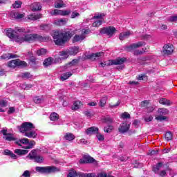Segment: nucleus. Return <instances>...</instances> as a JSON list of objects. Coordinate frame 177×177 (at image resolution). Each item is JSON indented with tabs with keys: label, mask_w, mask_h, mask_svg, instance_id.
I'll list each match as a JSON object with an SVG mask.
<instances>
[{
	"label": "nucleus",
	"mask_w": 177,
	"mask_h": 177,
	"mask_svg": "<svg viewBox=\"0 0 177 177\" xmlns=\"http://www.w3.org/2000/svg\"><path fill=\"white\" fill-rule=\"evenodd\" d=\"M31 30L28 28H17L14 31L12 28L7 30L6 35L8 38L14 39L15 42L23 44V42H32L33 41H41V42L49 41V37H43L39 34H30Z\"/></svg>",
	"instance_id": "f257e3e1"
},
{
	"label": "nucleus",
	"mask_w": 177,
	"mask_h": 177,
	"mask_svg": "<svg viewBox=\"0 0 177 177\" xmlns=\"http://www.w3.org/2000/svg\"><path fill=\"white\" fill-rule=\"evenodd\" d=\"M74 35L73 31L68 30L65 32L57 30L53 32V37L55 45H64L71 37Z\"/></svg>",
	"instance_id": "f03ea898"
},
{
	"label": "nucleus",
	"mask_w": 177,
	"mask_h": 177,
	"mask_svg": "<svg viewBox=\"0 0 177 177\" xmlns=\"http://www.w3.org/2000/svg\"><path fill=\"white\" fill-rule=\"evenodd\" d=\"M21 133H23L24 136L29 138L30 139H35L37 138V132L35 130V126L31 122H24L20 127H18Z\"/></svg>",
	"instance_id": "7ed1b4c3"
},
{
	"label": "nucleus",
	"mask_w": 177,
	"mask_h": 177,
	"mask_svg": "<svg viewBox=\"0 0 177 177\" xmlns=\"http://www.w3.org/2000/svg\"><path fill=\"white\" fill-rule=\"evenodd\" d=\"M127 62V58H118L116 59L111 60L109 62H102L100 63L101 67H104L105 66H118V70H122L124 68V62Z\"/></svg>",
	"instance_id": "20e7f679"
},
{
	"label": "nucleus",
	"mask_w": 177,
	"mask_h": 177,
	"mask_svg": "<svg viewBox=\"0 0 177 177\" xmlns=\"http://www.w3.org/2000/svg\"><path fill=\"white\" fill-rule=\"evenodd\" d=\"M91 34V30L89 29H82L79 31L78 34H76L73 39V44L75 42H82L85 38H86L87 35Z\"/></svg>",
	"instance_id": "39448f33"
},
{
	"label": "nucleus",
	"mask_w": 177,
	"mask_h": 177,
	"mask_svg": "<svg viewBox=\"0 0 177 177\" xmlns=\"http://www.w3.org/2000/svg\"><path fill=\"white\" fill-rule=\"evenodd\" d=\"M15 143L18 146H21L22 149H32V146L35 145V141L32 140L30 142V140L26 138L17 140Z\"/></svg>",
	"instance_id": "423d86ee"
},
{
	"label": "nucleus",
	"mask_w": 177,
	"mask_h": 177,
	"mask_svg": "<svg viewBox=\"0 0 177 177\" xmlns=\"http://www.w3.org/2000/svg\"><path fill=\"white\" fill-rule=\"evenodd\" d=\"M80 50V48L78 47H73L71 48H69L68 50H65L64 51H60L59 55L60 57L64 60V59H67L68 56L77 55Z\"/></svg>",
	"instance_id": "0eeeda50"
},
{
	"label": "nucleus",
	"mask_w": 177,
	"mask_h": 177,
	"mask_svg": "<svg viewBox=\"0 0 177 177\" xmlns=\"http://www.w3.org/2000/svg\"><path fill=\"white\" fill-rule=\"evenodd\" d=\"M35 169L37 172H40V174H52L53 172H59V169L55 166L36 167Z\"/></svg>",
	"instance_id": "6e6552de"
},
{
	"label": "nucleus",
	"mask_w": 177,
	"mask_h": 177,
	"mask_svg": "<svg viewBox=\"0 0 177 177\" xmlns=\"http://www.w3.org/2000/svg\"><path fill=\"white\" fill-rule=\"evenodd\" d=\"M71 13V10H53L50 11V15L51 16H68Z\"/></svg>",
	"instance_id": "1a4fd4ad"
},
{
	"label": "nucleus",
	"mask_w": 177,
	"mask_h": 177,
	"mask_svg": "<svg viewBox=\"0 0 177 177\" xmlns=\"http://www.w3.org/2000/svg\"><path fill=\"white\" fill-rule=\"evenodd\" d=\"M103 17H104V14L97 13L93 17V19H97V21L93 23V27H99L103 24Z\"/></svg>",
	"instance_id": "9d476101"
},
{
	"label": "nucleus",
	"mask_w": 177,
	"mask_h": 177,
	"mask_svg": "<svg viewBox=\"0 0 177 177\" xmlns=\"http://www.w3.org/2000/svg\"><path fill=\"white\" fill-rule=\"evenodd\" d=\"M115 31H117V30H115V28L113 26H109L100 29L101 34H106L109 37H112V35H114V34H115Z\"/></svg>",
	"instance_id": "9b49d317"
},
{
	"label": "nucleus",
	"mask_w": 177,
	"mask_h": 177,
	"mask_svg": "<svg viewBox=\"0 0 177 177\" xmlns=\"http://www.w3.org/2000/svg\"><path fill=\"white\" fill-rule=\"evenodd\" d=\"M20 66H27V63L24 61H20V59H14L8 62V67H10L11 68L20 67Z\"/></svg>",
	"instance_id": "f8f14e48"
},
{
	"label": "nucleus",
	"mask_w": 177,
	"mask_h": 177,
	"mask_svg": "<svg viewBox=\"0 0 177 177\" xmlns=\"http://www.w3.org/2000/svg\"><path fill=\"white\" fill-rule=\"evenodd\" d=\"M80 164H97L96 160L89 156H84L82 159L79 160Z\"/></svg>",
	"instance_id": "ddd939ff"
},
{
	"label": "nucleus",
	"mask_w": 177,
	"mask_h": 177,
	"mask_svg": "<svg viewBox=\"0 0 177 177\" xmlns=\"http://www.w3.org/2000/svg\"><path fill=\"white\" fill-rule=\"evenodd\" d=\"M158 113L160 115L156 117V120H157V121H164V120H167V117L162 115L168 114V109L165 108H160L158 110Z\"/></svg>",
	"instance_id": "4468645a"
},
{
	"label": "nucleus",
	"mask_w": 177,
	"mask_h": 177,
	"mask_svg": "<svg viewBox=\"0 0 177 177\" xmlns=\"http://www.w3.org/2000/svg\"><path fill=\"white\" fill-rule=\"evenodd\" d=\"M142 46H145V42L138 41V43L132 44L129 46L125 48V50L127 52H132V50H135V49H138V48H142Z\"/></svg>",
	"instance_id": "2eb2a0df"
},
{
	"label": "nucleus",
	"mask_w": 177,
	"mask_h": 177,
	"mask_svg": "<svg viewBox=\"0 0 177 177\" xmlns=\"http://www.w3.org/2000/svg\"><path fill=\"white\" fill-rule=\"evenodd\" d=\"M130 125L131 123L129 122L122 123L118 128L119 132H120V133H125V132H128V131H129Z\"/></svg>",
	"instance_id": "dca6fc26"
},
{
	"label": "nucleus",
	"mask_w": 177,
	"mask_h": 177,
	"mask_svg": "<svg viewBox=\"0 0 177 177\" xmlns=\"http://www.w3.org/2000/svg\"><path fill=\"white\" fill-rule=\"evenodd\" d=\"M174 45L172 44H165L163 46V53L165 55H172L174 50Z\"/></svg>",
	"instance_id": "f3484780"
},
{
	"label": "nucleus",
	"mask_w": 177,
	"mask_h": 177,
	"mask_svg": "<svg viewBox=\"0 0 177 177\" xmlns=\"http://www.w3.org/2000/svg\"><path fill=\"white\" fill-rule=\"evenodd\" d=\"M67 21H68V19L64 18V19H57L54 20L53 24L55 26H66L67 24Z\"/></svg>",
	"instance_id": "a211bd4d"
},
{
	"label": "nucleus",
	"mask_w": 177,
	"mask_h": 177,
	"mask_svg": "<svg viewBox=\"0 0 177 177\" xmlns=\"http://www.w3.org/2000/svg\"><path fill=\"white\" fill-rule=\"evenodd\" d=\"M81 177H107V174L102 172L96 175L95 173H89L87 174H82Z\"/></svg>",
	"instance_id": "6ab92c4d"
},
{
	"label": "nucleus",
	"mask_w": 177,
	"mask_h": 177,
	"mask_svg": "<svg viewBox=\"0 0 177 177\" xmlns=\"http://www.w3.org/2000/svg\"><path fill=\"white\" fill-rule=\"evenodd\" d=\"M9 16L11 19H23V17H24V14L12 11L10 12Z\"/></svg>",
	"instance_id": "aec40b11"
},
{
	"label": "nucleus",
	"mask_w": 177,
	"mask_h": 177,
	"mask_svg": "<svg viewBox=\"0 0 177 177\" xmlns=\"http://www.w3.org/2000/svg\"><path fill=\"white\" fill-rule=\"evenodd\" d=\"M1 133L4 136V139L6 140H8V142H12V140H15V137H13L12 134L8 133V131L6 130H2Z\"/></svg>",
	"instance_id": "412c9836"
},
{
	"label": "nucleus",
	"mask_w": 177,
	"mask_h": 177,
	"mask_svg": "<svg viewBox=\"0 0 177 177\" xmlns=\"http://www.w3.org/2000/svg\"><path fill=\"white\" fill-rule=\"evenodd\" d=\"M103 56V53H93L87 55V59H90V60H96L98 57H102Z\"/></svg>",
	"instance_id": "4be33fe9"
},
{
	"label": "nucleus",
	"mask_w": 177,
	"mask_h": 177,
	"mask_svg": "<svg viewBox=\"0 0 177 177\" xmlns=\"http://www.w3.org/2000/svg\"><path fill=\"white\" fill-rule=\"evenodd\" d=\"M97 132H99V129L95 127H90L86 131L87 135H95L97 133Z\"/></svg>",
	"instance_id": "5701e85b"
},
{
	"label": "nucleus",
	"mask_w": 177,
	"mask_h": 177,
	"mask_svg": "<svg viewBox=\"0 0 177 177\" xmlns=\"http://www.w3.org/2000/svg\"><path fill=\"white\" fill-rule=\"evenodd\" d=\"M30 9L33 11L35 12L37 10H41V9H42V6H41V3H33L31 6H30Z\"/></svg>",
	"instance_id": "b1692460"
},
{
	"label": "nucleus",
	"mask_w": 177,
	"mask_h": 177,
	"mask_svg": "<svg viewBox=\"0 0 177 177\" xmlns=\"http://www.w3.org/2000/svg\"><path fill=\"white\" fill-rule=\"evenodd\" d=\"M131 35L132 33H131V32H122L119 35V39H120V41H124V39L129 38Z\"/></svg>",
	"instance_id": "393cba45"
},
{
	"label": "nucleus",
	"mask_w": 177,
	"mask_h": 177,
	"mask_svg": "<svg viewBox=\"0 0 177 177\" xmlns=\"http://www.w3.org/2000/svg\"><path fill=\"white\" fill-rule=\"evenodd\" d=\"M14 153L17 154V156H26V154L28 153V150L16 149H15Z\"/></svg>",
	"instance_id": "a878e982"
},
{
	"label": "nucleus",
	"mask_w": 177,
	"mask_h": 177,
	"mask_svg": "<svg viewBox=\"0 0 177 177\" xmlns=\"http://www.w3.org/2000/svg\"><path fill=\"white\" fill-rule=\"evenodd\" d=\"M53 58L52 57H48V58H46L43 64L44 66V67H48V66H52V64H53Z\"/></svg>",
	"instance_id": "bb28decb"
},
{
	"label": "nucleus",
	"mask_w": 177,
	"mask_h": 177,
	"mask_svg": "<svg viewBox=\"0 0 177 177\" xmlns=\"http://www.w3.org/2000/svg\"><path fill=\"white\" fill-rule=\"evenodd\" d=\"M4 154L5 156H10V157H11V158H13L14 160H17V158L16 154L13 153V152L9 149H5Z\"/></svg>",
	"instance_id": "cd10ccee"
},
{
	"label": "nucleus",
	"mask_w": 177,
	"mask_h": 177,
	"mask_svg": "<svg viewBox=\"0 0 177 177\" xmlns=\"http://www.w3.org/2000/svg\"><path fill=\"white\" fill-rule=\"evenodd\" d=\"M42 17V15L41 14H32L28 15V19L29 20H38V19H41Z\"/></svg>",
	"instance_id": "c85d7f7f"
},
{
	"label": "nucleus",
	"mask_w": 177,
	"mask_h": 177,
	"mask_svg": "<svg viewBox=\"0 0 177 177\" xmlns=\"http://www.w3.org/2000/svg\"><path fill=\"white\" fill-rule=\"evenodd\" d=\"M65 140H68V142H71L75 139V136L73 133H66L64 136Z\"/></svg>",
	"instance_id": "c756f323"
},
{
	"label": "nucleus",
	"mask_w": 177,
	"mask_h": 177,
	"mask_svg": "<svg viewBox=\"0 0 177 177\" xmlns=\"http://www.w3.org/2000/svg\"><path fill=\"white\" fill-rule=\"evenodd\" d=\"M82 106V102L81 101H76L73 103V105L71 106L72 110H78Z\"/></svg>",
	"instance_id": "7c9ffc66"
},
{
	"label": "nucleus",
	"mask_w": 177,
	"mask_h": 177,
	"mask_svg": "<svg viewBox=\"0 0 177 177\" xmlns=\"http://www.w3.org/2000/svg\"><path fill=\"white\" fill-rule=\"evenodd\" d=\"M38 155H37V151L32 150L31 152L28 153L27 156V158H30V160H35V158H37Z\"/></svg>",
	"instance_id": "2f4dec72"
},
{
	"label": "nucleus",
	"mask_w": 177,
	"mask_h": 177,
	"mask_svg": "<svg viewBox=\"0 0 177 177\" xmlns=\"http://www.w3.org/2000/svg\"><path fill=\"white\" fill-rule=\"evenodd\" d=\"M71 75H73V73L71 72H66L62 75L61 80L66 81V80H68V78H70Z\"/></svg>",
	"instance_id": "473e14b6"
},
{
	"label": "nucleus",
	"mask_w": 177,
	"mask_h": 177,
	"mask_svg": "<svg viewBox=\"0 0 177 177\" xmlns=\"http://www.w3.org/2000/svg\"><path fill=\"white\" fill-rule=\"evenodd\" d=\"M159 103L160 104H163L164 106H171V101L168 100H167L165 98H161L159 100Z\"/></svg>",
	"instance_id": "72a5a7b5"
},
{
	"label": "nucleus",
	"mask_w": 177,
	"mask_h": 177,
	"mask_svg": "<svg viewBox=\"0 0 177 177\" xmlns=\"http://www.w3.org/2000/svg\"><path fill=\"white\" fill-rule=\"evenodd\" d=\"M66 3L63 1H59L55 4V8H57V9H60V8H66Z\"/></svg>",
	"instance_id": "f704fd0d"
},
{
	"label": "nucleus",
	"mask_w": 177,
	"mask_h": 177,
	"mask_svg": "<svg viewBox=\"0 0 177 177\" xmlns=\"http://www.w3.org/2000/svg\"><path fill=\"white\" fill-rule=\"evenodd\" d=\"M106 103H107V96H103L100 100V107H104Z\"/></svg>",
	"instance_id": "c9c22d12"
},
{
	"label": "nucleus",
	"mask_w": 177,
	"mask_h": 177,
	"mask_svg": "<svg viewBox=\"0 0 177 177\" xmlns=\"http://www.w3.org/2000/svg\"><path fill=\"white\" fill-rule=\"evenodd\" d=\"M50 120L51 121H57V120H59V114L55 112L52 113L50 115Z\"/></svg>",
	"instance_id": "e433bc0d"
},
{
	"label": "nucleus",
	"mask_w": 177,
	"mask_h": 177,
	"mask_svg": "<svg viewBox=\"0 0 177 177\" xmlns=\"http://www.w3.org/2000/svg\"><path fill=\"white\" fill-rule=\"evenodd\" d=\"M7 104H8V102H6V100H3L0 101V112L1 113H3L5 111V110L2 108L6 107Z\"/></svg>",
	"instance_id": "4c0bfd02"
},
{
	"label": "nucleus",
	"mask_w": 177,
	"mask_h": 177,
	"mask_svg": "<svg viewBox=\"0 0 177 177\" xmlns=\"http://www.w3.org/2000/svg\"><path fill=\"white\" fill-rule=\"evenodd\" d=\"M33 101L36 104L42 103V102H44V97L43 96H36V97H33Z\"/></svg>",
	"instance_id": "58836bf2"
},
{
	"label": "nucleus",
	"mask_w": 177,
	"mask_h": 177,
	"mask_svg": "<svg viewBox=\"0 0 177 177\" xmlns=\"http://www.w3.org/2000/svg\"><path fill=\"white\" fill-rule=\"evenodd\" d=\"M2 59H16L17 57V55H13V54H8V55H3L1 56Z\"/></svg>",
	"instance_id": "ea45409f"
},
{
	"label": "nucleus",
	"mask_w": 177,
	"mask_h": 177,
	"mask_svg": "<svg viewBox=\"0 0 177 177\" xmlns=\"http://www.w3.org/2000/svg\"><path fill=\"white\" fill-rule=\"evenodd\" d=\"M47 52H48V50H46V49L41 48V49L37 50L36 53H37V56H44Z\"/></svg>",
	"instance_id": "a19ab883"
},
{
	"label": "nucleus",
	"mask_w": 177,
	"mask_h": 177,
	"mask_svg": "<svg viewBox=\"0 0 177 177\" xmlns=\"http://www.w3.org/2000/svg\"><path fill=\"white\" fill-rule=\"evenodd\" d=\"M20 86L22 89H25V91H28L29 89H31V88H32V84H27L26 83H24L21 84Z\"/></svg>",
	"instance_id": "79ce46f5"
},
{
	"label": "nucleus",
	"mask_w": 177,
	"mask_h": 177,
	"mask_svg": "<svg viewBox=\"0 0 177 177\" xmlns=\"http://www.w3.org/2000/svg\"><path fill=\"white\" fill-rule=\"evenodd\" d=\"M113 129H114V127L111 125H109V126L105 127L104 128V131L106 132V133H110V132H111V131H113Z\"/></svg>",
	"instance_id": "37998d69"
},
{
	"label": "nucleus",
	"mask_w": 177,
	"mask_h": 177,
	"mask_svg": "<svg viewBox=\"0 0 177 177\" xmlns=\"http://www.w3.org/2000/svg\"><path fill=\"white\" fill-rule=\"evenodd\" d=\"M34 160L35 161V162H39V164L44 162V157L41 156H37Z\"/></svg>",
	"instance_id": "c03bdc74"
},
{
	"label": "nucleus",
	"mask_w": 177,
	"mask_h": 177,
	"mask_svg": "<svg viewBox=\"0 0 177 177\" xmlns=\"http://www.w3.org/2000/svg\"><path fill=\"white\" fill-rule=\"evenodd\" d=\"M161 168H162V164L161 162H159L155 167H153V171H154L156 174V172L158 171H160Z\"/></svg>",
	"instance_id": "a18cd8bd"
},
{
	"label": "nucleus",
	"mask_w": 177,
	"mask_h": 177,
	"mask_svg": "<svg viewBox=\"0 0 177 177\" xmlns=\"http://www.w3.org/2000/svg\"><path fill=\"white\" fill-rule=\"evenodd\" d=\"M21 78H31V74L30 73H22L19 75Z\"/></svg>",
	"instance_id": "49530a36"
},
{
	"label": "nucleus",
	"mask_w": 177,
	"mask_h": 177,
	"mask_svg": "<svg viewBox=\"0 0 177 177\" xmlns=\"http://www.w3.org/2000/svg\"><path fill=\"white\" fill-rule=\"evenodd\" d=\"M165 139L167 141L172 140V133H171V131L166 133Z\"/></svg>",
	"instance_id": "de8ad7c7"
},
{
	"label": "nucleus",
	"mask_w": 177,
	"mask_h": 177,
	"mask_svg": "<svg viewBox=\"0 0 177 177\" xmlns=\"http://www.w3.org/2000/svg\"><path fill=\"white\" fill-rule=\"evenodd\" d=\"M137 80L138 81H145L147 80V76L146 75H139V76L137 77Z\"/></svg>",
	"instance_id": "09e8293b"
},
{
	"label": "nucleus",
	"mask_w": 177,
	"mask_h": 177,
	"mask_svg": "<svg viewBox=\"0 0 177 177\" xmlns=\"http://www.w3.org/2000/svg\"><path fill=\"white\" fill-rule=\"evenodd\" d=\"M12 6L15 9H19L21 6V1H17L14 4H12Z\"/></svg>",
	"instance_id": "8fccbe9b"
},
{
	"label": "nucleus",
	"mask_w": 177,
	"mask_h": 177,
	"mask_svg": "<svg viewBox=\"0 0 177 177\" xmlns=\"http://www.w3.org/2000/svg\"><path fill=\"white\" fill-rule=\"evenodd\" d=\"M121 117H122V118H123V120H125L127 118H131V115H129V113H128V112H124V113H122Z\"/></svg>",
	"instance_id": "3c124183"
},
{
	"label": "nucleus",
	"mask_w": 177,
	"mask_h": 177,
	"mask_svg": "<svg viewBox=\"0 0 177 177\" xmlns=\"http://www.w3.org/2000/svg\"><path fill=\"white\" fill-rule=\"evenodd\" d=\"M75 17H80V13L77 11H73L71 15V19H75Z\"/></svg>",
	"instance_id": "603ef678"
},
{
	"label": "nucleus",
	"mask_w": 177,
	"mask_h": 177,
	"mask_svg": "<svg viewBox=\"0 0 177 177\" xmlns=\"http://www.w3.org/2000/svg\"><path fill=\"white\" fill-rule=\"evenodd\" d=\"M31 174L28 170H26L24 172V174L21 176V177H30Z\"/></svg>",
	"instance_id": "864d4df0"
},
{
	"label": "nucleus",
	"mask_w": 177,
	"mask_h": 177,
	"mask_svg": "<svg viewBox=\"0 0 177 177\" xmlns=\"http://www.w3.org/2000/svg\"><path fill=\"white\" fill-rule=\"evenodd\" d=\"M140 106H141V107H147V106H149V101L144 100V101L141 102Z\"/></svg>",
	"instance_id": "5fc2aeb1"
},
{
	"label": "nucleus",
	"mask_w": 177,
	"mask_h": 177,
	"mask_svg": "<svg viewBox=\"0 0 177 177\" xmlns=\"http://www.w3.org/2000/svg\"><path fill=\"white\" fill-rule=\"evenodd\" d=\"M103 121L104 122L111 123V122H113V119H111V118L107 116V117L104 118Z\"/></svg>",
	"instance_id": "6e6d98bb"
},
{
	"label": "nucleus",
	"mask_w": 177,
	"mask_h": 177,
	"mask_svg": "<svg viewBox=\"0 0 177 177\" xmlns=\"http://www.w3.org/2000/svg\"><path fill=\"white\" fill-rule=\"evenodd\" d=\"M169 21H171V23L174 21H177V16L174 15V16H171L169 18Z\"/></svg>",
	"instance_id": "4d7b16f0"
},
{
	"label": "nucleus",
	"mask_w": 177,
	"mask_h": 177,
	"mask_svg": "<svg viewBox=\"0 0 177 177\" xmlns=\"http://www.w3.org/2000/svg\"><path fill=\"white\" fill-rule=\"evenodd\" d=\"M144 120L146 122H150V121L153 120V116L150 115V116H147L144 118Z\"/></svg>",
	"instance_id": "13d9d810"
},
{
	"label": "nucleus",
	"mask_w": 177,
	"mask_h": 177,
	"mask_svg": "<svg viewBox=\"0 0 177 177\" xmlns=\"http://www.w3.org/2000/svg\"><path fill=\"white\" fill-rule=\"evenodd\" d=\"M63 60L62 57H57L55 59H53V63H60Z\"/></svg>",
	"instance_id": "bf43d9fd"
},
{
	"label": "nucleus",
	"mask_w": 177,
	"mask_h": 177,
	"mask_svg": "<svg viewBox=\"0 0 177 177\" xmlns=\"http://www.w3.org/2000/svg\"><path fill=\"white\" fill-rule=\"evenodd\" d=\"M97 138L98 140H104V136H103L100 133L97 134Z\"/></svg>",
	"instance_id": "052dcab7"
},
{
	"label": "nucleus",
	"mask_w": 177,
	"mask_h": 177,
	"mask_svg": "<svg viewBox=\"0 0 177 177\" xmlns=\"http://www.w3.org/2000/svg\"><path fill=\"white\" fill-rule=\"evenodd\" d=\"M79 143H80V145H86V143H88V141H86L85 138H82L79 140Z\"/></svg>",
	"instance_id": "680f3d73"
},
{
	"label": "nucleus",
	"mask_w": 177,
	"mask_h": 177,
	"mask_svg": "<svg viewBox=\"0 0 177 177\" xmlns=\"http://www.w3.org/2000/svg\"><path fill=\"white\" fill-rule=\"evenodd\" d=\"M84 114L86 116H87L88 118H91V117H92V115H93V114H92V113H91L90 111H85Z\"/></svg>",
	"instance_id": "e2e57ef3"
},
{
	"label": "nucleus",
	"mask_w": 177,
	"mask_h": 177,
	"mask_svg": "<svg viewBox=\"0 0 177 177\" xmlns=\"http://www.w3.org/2000/svg\"><path fill=\"white\" fill-rule=\"evenodd\" d=\"M146 52V50H145V48H142V51H135L134 52V55H142V53Z\"/></svg>",
	"instance_id": "0e129e2a"
},
{
	"label": "nucleus",
	"mask_w": 177,
	"mask_h": 177,
	"mask_svg": "<svg viewBox=\"0 0 177 177\" xmlns=\"http://www.w3.org/2000/svg\"><path fill=\"white\" fill-rule=\"evenodd\" d=\"M154 111V106H149L147 108V113H153Z\"/></svg>",
	"instance_id": "69168bd1"
},
{
	"label": "nucleus",
	"mask_w": 177,
	"mask_h": 177,
	"mask_svg": "<svg viewBox=\"0 0 177 177\" xmlns=\"http://www.w3.org/2000/svg\"><path fill=\"white\" fill-rule=\"evenodd\" d=\"M96 104H97V103H96V102H89L88 104V106H96Z\"/></svg>",
	"instance_id": "338daca9"
},
{
	"label": "nucleus",
	"mask_w": 177,
	"mask_h": 177,
	"mask_svg": "<svg viewBox=\"0 0 177 177\" xmlns=\"http://www.w3.org/2000/svg\"><path fill=\"white\" fill-rule=\"evenodd\" d=\"M129 84L131 85H139V82H136V81L129 82Z\"/></svg>",
	"instance_id": "774afa93"
}]
</instances>
